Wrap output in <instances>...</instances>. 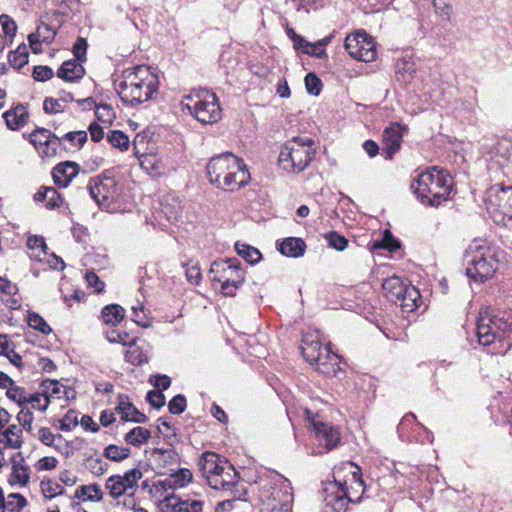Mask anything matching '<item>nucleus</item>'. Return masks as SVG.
Segmentation results:
<instances>
[{
  "mask_svg": "<svg viewBox=\"0 0 512 512\" xmlns=\"http://www.w3.org/2000/svg\"><path fill=\"white\" fill-rule=\"evenodd\" d=\"M114 87L124 103L134 106L152 99L158 93L159 79L149 67L137 65L125 69L114 80Z\"/></svg>",
  "mask_w": 512,
  "mask_h": 512,
  "instance_id": "1",
  "label": "nucleus"
},
{
  "mask_svg": "<svg viewBox=\"0 0 512 512\" xmlns=\"http://www.w3.org/2000/svg\"><path fill=\"white\" fill-rule=\"evenodd\" d=\"M207 174L211 184L227 191L240 189L250 181V173L244 161L228 152L210 159Z\"/></svg>",
  "mask_w": 512,
  "mask_h": 512,
  "instance_id": "2",
  "label": "nucleus"
},
{
  "mask_svg": "<svg viewBox=\"0 0 512 512\" xmlns=\"http://www.w3.org/2000/svg\"><path fill=\"white\" fill-rule=\"evenodd\" d=\"M466 276L475 283L492 279L499 268V252L496 248L474 240L463 255Z\"/></svg>",
  "mask_w": 512,
  "mask_h": 512,
  "instance_id": "3",
  "label": "nucleus"
},
{
  "mask_svg": "<svg viewBox=\"0 0 512 512\" xmlns=\"http://www.w3.org/2000/svg\"><path fill=\"white\" fill-rule=\"evenodd\" d=\"M451 187V176L437 167L420 173L411 183V189L418 199L429 206H438L447 200Z\"/></svg>",
  "mask_w": 512,
  "mask_h": 512,
  "instance_id": "4",
  "label": "nucleus"
},
{
  "mask_svg": "<svg viewBox=\"0 0 512 512\" xmlns=\"http://www.w3.org/2000/svg\"><path fill=\"white\" fill-rule=\"evenodd\" d=\"M182 111L202 124H214L222 118V109L216 94L208 89H192L181 100Z\"/></svg>",
  "mask_w": 512,
  "mask_h": 512,
  "instance_id": "5",
  "label": "nucleus"
},
{
  "mask_svg": "<svg viewBox=\"0 0 512 512\" xmlns=\"http://www.w3.org/2000/svg\"><path fill=\"white\" fill-rule=\"evenodd\" d=\"M476 332L480 345L489 346L496 341L499 343L507 341L510 347L512 317L507 313L495 315L487 308L481 310L477 319Z\"/></svg>",
  "mask_w": 512,
  "mask_h": 512,
  "instance_id": "6",
  "label": "nucleus"
},
{
  "mask_svg": "<svg viewBox=\"0 0 512 512\" xmlns=\"http://www.w3.org/2000/svg\"><path fill=\"white\" fill-rule=\"evenodd\" d=\"M199 467L209 486L215 490H229L237 483V472L233 465L214 452H204Z\"/></svg>",
  "mask_w": 512,
  "mask_h": 512,
  "instance_id": "7",
  "label": "nucleus"
},
{
  "mask_svg": "<svg viewBox=\"0 0 512 512\" xmlns=\"http://www.w3.org/2000/svg\"><path fill=\"white\" fill-rule=\"evenodd\" d=\"M199 467L209 486L215 490H229L237 483V472L233 465L214 452H204Z\"/></svg>",
  "mask_w": 512,
  "mask_h": 512,
  "instance_id": "8",
  "label": "nucleus"
},
{
  "mask_svg": "<svg viewBox=\"0 0 512 512\" xmlns=\"http://www.w3.org/2000/svg\"><path fill=\"white\" fill-rule=\"evenodd\" d=\"M199 467L209 486L215 490H229L237 483V472L233 465L214 452H204Z\"/></svg>",
  "mask_w": 512,
  "mask_h": 512,
  "instance_id": "9",
  "label": "nucleus"
},
{
  "mask_svg": "<svg viewBox=\"0 0 512 512\" xmlns=\"http://www.w3.org/2000/svg\"><path fill=\"white\" fill-rule=\"evenodd\" d=\"M301 349L303 357L311 365H315L317 371L330 377L338 376L341 371L339 356L331 352L329 344L322 346L318 334L305 335Z\"/></svg>",
  "mask_w": 512,
  "mask_h": 512,
  "instance_id": "10",
  "label": "nucleus"
},
{
  "mask_svg": "<svg viewBox=\"0 0 512 512\" xmlns=\"http://www.w3.org/2000/svg\"><path fill=\"white\" fill-rule=\"evenodd\" d=\"M313 146L314 142L310 138L294 137L287 141L278 157L281 168L293 173L304 171L315 155Z\"/></svg>",
  "mask_w": 512,
  "mask_h": 512,
  "instance_id": "11",
  "label": "nucleus"
},
{
  "mask_svg": "<svg viewBox=\"0 0 512 512\" xmlns=\"http://www.w3.org/2000/svg\"><path fill=\"white\" fill-rule=\"evenodd\" d=\"M312 436V454L319 455L330 452L341 443V432L338 426L323 421L306 410Z\"/></svg>",
  "mask_w": 512,
  "mask_h": 512,
  "instance_id": "12",
  "label": "nucleus"
},
{
  "mask_svg": "<svg viewBox=\"0 0 512 512\" xmlns=\"http://www.w3.org/2000/svg\"><path fill=\"white\" fill-rule=\"evenodd\" d=\"M210 274L213 282L221 283V292L226 296H234L244 282V272L235 258L213 262Z\"/></svg>",
  "mask_w": 512,
  "mask_h": 512,
  "instance_id": "13",
  "label": "nucleus"
},
{
  "mask_svg": "<svg viewBox=\"0 0 512 512\" xmlns=\"http://www.w3.org/2000/svg\"><path fill=\"white\" fill-rule=\"evenodd\" d=\"M89 193L97 205L102 209H110L121 195V188L114 177L97 176L90 181Z\"/></svg>",
  "mask_w": 512,
  "mask_h": 512,
  "instance_id": "14",
  "label": "nucleus"
},
{
  "mask_svg": "<svg viewBox=\"0 0 512 512\" xmlns=\"http://www.w3.org/2000/svg\"><path fill=\"white\" fill-rule=\"evenodd\" d=\"M143 477V473L138 468L126 471L123 475L115 474L110 476L105 483V489L109 496L118 499L121 496H133L138 488V481Z\"/></svg>",
  "mask_w": 512,
  "mask_h": 512,
  "instance_id": "15",
  "label": "nucleus"
},
{
  "mask_svg": "<svg viewBox=\"0 0 512 512\" xmlns=\"http://www.w3.org/2000/svg\"><path fill=\"white\" fill-rule=\"evenodd\" d=\"M345 49L352 58L363 62H372L377 56L374 40L364 31L348 35L345 38Z\"/></svg>",
  "mask_w": 512,
  "mask_h": 512,
  "instance_id": "16",
  "label": "nucleus"
},
{
  "mask_svg": "<svg viewBox=\"0 0 512 512\" xmlns=\"http://www.w3.org/2000/svg\"><path fill=\"white\" fill-rule=\"evenodd\" d=\"M324 502L326 507L330 508L332 512H345L349 503L346 482L338 483L335 480L334 483H330L325 488Z\"/></svg>",
  "mask_w": 512,
  "mask_h": 512,
  "instance_id": "17",
  "label": "nucleus"
},
{
  "mask_svg": "<svg viewBox=\"0 0 512 512\" xmlns=\"http://www.w3.org/2000/svg\"><path fill=\"white\" fill-rule=\"evenodd\" d=\"M486 202L490 207L500 210L503 214L512 210V187L495 184L486 192Z\"/></svg>",
  "mask_w": 512,
  "mask_h": 512,
  "instance_id": "18",
  "label": "nucleus"
},
{
  "mask_svg": "<svg viewBox=\"0 0 512 512\" xmlns=\"http://www.w3.org/2000/svg\"><path fill=\"white\" fill-rule=\"evenodd\" d=\"M406 127L399 123H392L383 131V151L386 154V159H392L396 152L401 147L402 143V130Z\"/></svg>",
  "mask_w": 512,
  "mask_h": 512,
  "instance_id": "19",
  "label": "nucleus"
},
{
  "mask_svg": "<svg viewBox=\"0 0 512 512\" xmlns=\"http://www.w3.org/2000/svg\"><path fill=\"white\" fill-rule=\"evenodd\" d=\"M79 171L80 167L76 162H61L53 168V181L59 188H66L70 182L79 174Z\"/></svg>",
  "mask_w": 512,
  "mask_h": 512,
  "instance_id": "20",
  "label": "nucleus"
},
{
  "mask_svg": "<svg viewBox=\"0 0 512 512\" xmlns=\"http://www.w3.org/2000/svg\"><path fill=\"white\" fill-rule=\"evenodd\" d=\"M275 483L280 487H274L271 492L272 499L280 505L282 510H288L293 500L292 487L288 479L282 475L275 474Z\"/></svg>",
  "mask_w": 512,
  "mask_h": 512,
  "instance_id": "21",
  "label": "nucleus"
},
{
  "mask_svg": "<svg viewBox=\"0 0 512 512\" xmlns=\"http://www.w3.org/2000/svg\"><path fill=\"white\" fill-rule=\"evenodd\" d=\"M116 411L120 415L121 420L125 422L145 423L147 421L146 415L140 412L126 395H119Z\"/></svg>",
  "mask_w": 512,
  "mask_h": 512,
  "instance_id": "22",
  "label": "nucleus"
},
{
  "mask_svg": "<svg viewBox=\"0 0 512 512\" xmlns=\"http://www.w3.org/2000/svg\"><path fill=\"white\" fill-rule=\"evenodd\" d=\"M12 472L9 477V483L11 485L26 486L30 480V469L27 465H24V457L22 453L18 452L13 455L12 459Z\"/></svg>",
  "mask_w": 512,
  "mask_h": 512,
  "instance_id": "23",
  "label": "nucleus"
},
{
  "mask_svg": "<svg viewBox=\"0 0 512 512\" xmlns=\"http://www.w3.org/2000/svg\"><path fill=\"white\" fill-rule=\"evenodd\" d=\"M6 125L10 130H18L28 122L29 113L23 104H18L3 114Z\"/></svg>",
  "mask_w": 512,
  "mask_h": 512,
  "instance_id": "24",
  "label": "nucleus"
},
{
  "mask_svg": "<svg viewBox=\"0 0 512 512\" xmlns=\"http://www.w3.org/2000/svg\"><path fill=\"white\" fill-rule=\"evenodd\" d=\"M82 64L74 59L64 61L57 71V76L68 82L78 81L85 75V69Z\"/></svg>",
  "mask_w": 512,
  "mask_h": 512,
  "instance_id": "25",
  "label": "nucleus"
},
{
  "mask_svg": "<svg viewBox=\"0 0 512 512\" xmlns=\"http://www.w3.org/2000/svg\"><path fill=\"white\" fill-rule=\"evenodd\" d=\"M277 248L284 256L298 258L304 255L306 243L301 238L288 237L278 242Z\"/></svg>",
  "mask_w": 512,
  "mask_h": 512,
  "instance_id": "26",
  "label": "nucleus"
},
{
  "mask_svg": "<svg viewBox=\"0 0 512 512\" xmlns=\"http://www.w3.org/2000/svg\"><path fill=\"white\" fill-rule=\"evenodd\" d=\"M409 285L404 284L398 276H392L383 281L382 289L387 299L393 303H397L402 293L406 292Z\"/></svg>",
  "mask_w": 512,
  "mask_h": 512,
  "instance_id": "27",
  "label": "nucleus"
},
{
  "mask_svg": "<svg viewBox=\"0 0 512 512\" xmlns=\"http://www.w3.org/2000/svg\"><path fill=\"white\" fill-rule=\"evenodd\" d=\"M151 457L160 468L174 466L179 461V455L173 448H154L151 452Z\"/></svg>",
  "mask_w": 512,
  "mask_h": 512,
  "instance_id": "28",
  "label": "nucleus"
},
{
  "mask_svg": "<svg viewBox=\"0 0 512 512\" xmlns=\"http://www.w3.org/2000/svg\"><path fill=\"white\" fill-rule=\"evenodd\" d=\"M22 428L10 425L0 436V444L11 449H19L23 444Z\"/></svg>",
  "mask_w": 512,
  "mask_h": 512,
  "instance_id": "29",
  "label": "nucleus"
},
{
  "mask_svg": "<svg viewBox=\"0 0 512 512\" xmlns=\"http://www.w3.org/2000/svg\"><path fill=\"white\" fill-rule=\"evenodd\" d=\"M75 498L82 501L100 502L104 498V492L96 483L81 485L75 491Z\"/></svg>",
  "mask_w": 512,
  "mask_h": 512,
  "instance_id": "30",
  "label": "nucleus"
},
{
  "mask_svg": "<svg viewBox=\"0 0 512 512\" xmlns=\"http://www.w3.org/2000/svg\"><path fill=\"white\" fill-rule=\"evenodd\" d=\"M397 303L404 312H412L418 307V301L420 299V293L416 287L409 285L406 292L402 293Z\"/></svg>",
  "mask_w": 512,
  "mask_h": 512,
  "instance_id": "31",
  "label": "nucleus"
},
{
  "mask_svg": "<svg viewBox=\"0 0 512 512\" xmlns=\"http://www.w3.org/2000/svg\"><path fill=\"white\" fill-rule=\"evenodd\" d=\"M73 100L74 97L69 92H64L60 98L47 97L43 103V110L48 114L63 112L66 104Z\"/></svg>",
  "mask_w": 512,
  "mask_h": 512,
  "instance_id": "32",
  "label": "nucleus"
},
{
  "mask_svg": "<svg viewBox=\"0 0 512 512\" xmlns=\"http://www.w3.org/2000/svg\"><path fill=\"white\" fill-rule=\"evenodd\" d=\"M125 316V310L118 304L106 305L101 311V318L107 325L116 326Z\"/></svg>",
  "mask_w": 512,
  "mask_h": 512,
  "instance_id": "33",
  "label": "nucleus"
},
{
  "mask_svg": "<svg viewBox=\"0 0 512 512\" xmlns=\"http://www.w3.org/2000/svg\"><path fill=\"white\" fill-rule=\"evenodd\" d=\"M151 437V432L142 426L134 427L132 430H130L124 437V440L126 443L135 446L140 447L141 445L145 444Z\"/></svg>",
  "mask_w": 512,
  "mask_h": 512,
  "instance_id": "34",
  "label": "nucleus"
},
{
  "mask_svg": "<svg viewBox=\"0 0 512 512\" xmlns=\"http://www.w3.org/2000/svg\"><path fill=\"white\" fill-rule=\"evenodd\" d=\"M28 50L25 43H21L16 50L8 54L9 64L15 69H21L28 63Z\"/></svg>",
  "mask_w": 512,
  "mask_h": 512,
  "instance_id": "35",
  "label": "nucleus"
},
{
  "mask_svg": "<svg viewBox=\"0 0 512 512\" xmlns=\"http://www.w3.org/2000/svg\"><path fill=\"white\" fill-rule=\"evenodd\" d=\"M192 478V472L189 469L181 468L172 473L166 482L172 488H183L192 481Z\"/></svg>",
  "mask_w": 512,
  "mask_h": 512,
  "instance_id": "36",
  "label": "nucleus"
},
{
  "mask_svg": "<svg viewBox=\"0 0 512 512\" xmlns=\"http://www.w3.org/2000/svg\"><path fill=\"white\" fill-rule=\"evenodd\" d=\"M235 249H236L238 255L241 256L244 260H246L250 264H256L262 258V254L260 253V251L257 248L252 247L250 245L236 243Z\"/></svg>",
  "mask_w": 512,
  "mask_h": 512,
  "instance_id": "37",
  "label": "nucleus"
},
{
  "mask_svg": "<svg viewBox=\"0 0 512 512\" xmlns=\"http://www.w3.org/2000/svg\"><path fill=\"white\" fill-rule=\"evenodd\" d=\"M172 512H202L203 503L198 500H178L168 503Z\"/></svg>",
  "mask_w": 512,
  "mask_h": 512,
  "instance_id": "38",
  "label": "nucleus"
},
{
  "mask_svg": "<svg viewBox=\"0 0 512 512\" xmlns=\"http://www.w3.org/2000/svg\"><path fill=\"white\" fill-rule=\"evenodd\" d=\"M130 453L131 450L128 447L110 444L104 449L103 456L111 461L121 462L128 458Z\"/></svg>",
  "mask_w": 512,
  "mask_h": 512,
  "instance_id": "39",
  "label": "nucleus"
},
{
  "mask_svg": "<svg viewBox=\"0 0 512 512\" xmlns=\"http://www.w3.org/2000/svg\"><path fill=\"white\" fill-rule=\"evenodd\" d=\"M62 387L63 385L57 380L45 379L41 382L39 389L51 401V398H62Z\"/></svg>",
  "mask_w": 512,
  "mask_h": 512,
  "instance_id": "40",
  "label": "nucleus"
},
{
  "mask_svg": "<svg viewBox=\"0 0 512 512\" xmlns=\"http://www.w3.org/2000/svg\"><path fill=\"white\" fill-rule=\"evenodd\" d=\"M27 323L28 325L41 332L44 335H48L52 332V328L47 324L45 319L40 316L38 313L30 312L27 315Z\"/></svg>",
  "mask_w": 512,
  "mask_h": 512,
  "instance_id": "41",
  "label": "nucleus"
},
{
  "mask_svg": "<svg viewBox=\"0 0 512 512\" xmlns=\"http://www.w3.org/2000/svg\"><path fill=\"white\" fill-rule=\"evenodd\" d=\"M107 141L114 147L118 148L121 151H126L129 148V138L128 136L120 131L113 130L107 135Z\"/></svg>",
  "mask_w": 512,
  "mask_h": 512,
  "instance_id": "42",
  "label": "nucleus"
},
{
  "mask_svg": "<svg viewBox=\"0 0 512 512\" xmlns=\"http://www.w3.org/2000/svg\"><path fill=\"white\" fill-rule=\"evenodd\" d=\"M61 145V139L55 134L52 135L44 145L40 146L37 151L41 157H54Z\"/></svg>",
  "mask_w": 512,
  "mask_h": 512,
  "instance_id": "43",
  "label": "nucleus"
},
{
  "mask_svg": "<svg viewBox=\"0 0 512 512\" xmlns=\"http://www.w3.org/2000/svg\"><path fill=\"white\" fill-rule=\"evenodd\" d=\"M28 395L25 388L12 384L7 388L6 396L20 407L27 405Z\"/></svg>",
  "mask_w": 512,
  "mask_h": 512,
  "instance_id": "44",
  "label": "nucleus"
},
{
  "mask_svg": "<svg viewBox=\"0 0 512 512\" xmlns=\"http://www.w3.org/2000/svg\"><path fill=\"white\" fill-rule=\"evenodd\" d=\"M130 348L125 352V359L132 365H142L148 362L147 355L143 352L140 347L134 345L129 346Z\"/></svg>",
  "mask_w": 512,
  "mask_h": 512,
  "instance_id": "45",
  "label": "nucleus"
},
{
  "mask_svg": "<svg viewBox=\"0 0 512 512\" xmlns=\"http://www.w3.org/2000/svg\"><path fill=\"white\" fill-rule=\"evenodd\" d=\"M27 404H30L33 409L44 412L47 410L50 400L44 395L43 391L40 390L39 392L28 395Z\"/></svg>",
  "mask_w": 512,
  "mask_h": 512,
  "instance_id": "46",
  "label": "nucleus"
},
{
  "mask_svg": "<svg viewBox=\"0 0 512 512\" xmlns=\"http://www.w3.org/2000/svg\"><path fill=\"white\" fill-rule=\"evenodd\" d=\"M106 339L110 343H120L123 346H132L135 344V338H130L127 332L111 330L106 332Z\"/></svg>",
  "mask_w": 512,
  "mask_h": 512,
  "instance_id": "47",
  "label": "nucleus"
},
{
  "mask_svg": "<svg viewBox=\"0 0 512 512\" xmlns=\"http://www.w3.org/2000/svg\"><path fill=\"white\" fill-rule=\"evenodd\" d=\"M53 133L45 128H37L30 136L29 140L37 150L40 146L44 145L52 137Z\"/></svg>",
  "mask_w": 512,
  "mask_h": 512,
  "instance_id": "48",
  "label": "nucleus"
},
{
  "mask_svg": "<svg viewBox=\"0 0 512 512\" xmlns=\"http://www.w3.org/2000/svg\"><path fill=\"white\" fill-rule=\"evenodd\" d=\"M324 238L327 241L329 247H332L337 251H343L348 245V240L344 236L334 231L326 233Z\"/></svg>",
  "mask_w": 512,
  "mask_h": 512,
  "instance_id": "49",
  "label": "nucleus"
},
{
  "mask_svg": "<svg viewBox=\"0 0 512 512\" xmlns=\"http://www.w3.org/2000/svg\"><path fill=\"white\" fill-rule=\"evenodd\" d=\"M0 24L5 37L9 38V42L11 44L17 32L16 22L7 14H2L0 15Z\"/></svg>",
  "mask_w": 512,
  "mask_h": 512,
  "instance_id": "50",
  "label": "nucleus"
},
{
  "mask_svg": "<svg viewBox=\"0 0 512 512\" xmlns=\"http://www.w3.org/2000/svg\"><path fill=\"white\" fill-rule=\"evenodd\" d=\"M95 115L97 120L104 124H111L115 118V112L108 104H99L96 106Z\"/></svg>",
  "mask_w": 512,
  "mask_h": 512,
  "instance_id": "51",
  "label": "nucleus"
},
{
  "mask_svg": "<svg viewBox=\"0 0 512 512\" xmlns=\"http://www.w3.org/2000/svg\"><path fill=\"white\" fill-rule=\"evenodd\" d=\"M435 13L443 20L450 21L453 11L450 0H433Z\"/></svg>",
  "mask_w": 512,
  "mask_h": 512,
  "instance_id": "52",
  "label": "nucleus"
},
{
  "mask_svg": "<svg viewBox=\"0 0 512 512\" xmlns=\"http://www.w3.org/2000/svg\"><path fill=\"white\" fill-rule=\"evenodd\" d=\"M27 505L25 497L19 493H11L7 496V510L20 512Z\"/></svg>",
  "mask_w": 512,
  "mask_h": 512,
  "instance_id": "53",
  "label": "nucleus"
},
{
  "mask_svg": "<svg viewBox=\"0 0 512 512\" xmlns=\"http://www.w3.org/2000/svg\"><path fill=\"white\" fill-rule=\"evenodd\" d=\"M86 468L95 476H101L107 471V463L101 458L89 457L85 462Z\"/></svg>",
  "mask_w": 512,
  "mask_h": 512,
  "instance_id": "54",
  "label": "nucleus"
},
{
  "mask_svg": "<svg viewBox=\"0 0 512 512\" xmlns=\"http://www.w3.org/2000/svg\"><path fill=\"white\" fill-rule=\"evenodd\" d=\"M63 139L68 141L72 147H82L88 139V133L84 130L72 131L66 133Z\"/></svg>",
  "mask_w": 512,
  "mask_h": 512,
  "instance_id": "55",
  "label": "nucleus"
},
{
  "mask_svg": "<svg viewBox=\"0 0 512 512\" xmlns=\"http://www.w3.org/2000/svg\"><path fill=\"white\" fill-rule=\"evenodd\" d=\"M305 87L309 94L317 96L321 92L322 82L315 73H308L305 76Z\"/></svg>",
  "mask_w": 512,
  "mask_h": 512,
  "instance_id": "56",
  "label": "nucleus"
},
{
  "mask_svg": "<svg viewBox=\"0 0 512 512\" xmlns=\"http://www.w3.org/2000/svg\"><path fill=\"white\" fill-rule=\"evenodd\" d=\"M399 247V242L392 237L389 231L385 232V235L381 241H376L373 244V248L375 249H387L390 252L396 251Z\"/></svg>",
  "mask_w": 512,
  "mask_h": 512,
  "instance_id": "57",
  "label": "nucleus"
},
{
  "mask_svg": "<svg viewBox=\"0 0 512 512\" xmlns=\"http://www.w3.org/2000/svg\"><path fill=\"white\" fill-rule=\"evenodd\" d=\"M185 275L187 281L193 285H198L202 280V274L200 271V267L197 263H186L184 264Z\"/></svg>",
  "mask_w": 512,
  "mask_h": 512,
  "instance_id": "58",
  "label": "nucleus"
},
{
  "mask_svg": "<svg viewBox=\"0 0 512 512\" xmlns=\"http://www.w3.org/2000/svg\"><path fill=\"white\" fill-rule=\"evenodd\" d=\"M41 489L45 497L47 498H53L57 495H60L63 493L64 489L63 487L51 480H42L41 481Z\"/></svg>",
  "mask_w": 512,
  "mask_h": 512,
  "instance_id": "59",
  "label": "nucleus"
},
{
  "mask_svg": "<svg viewBox=\"0 0 512 512\" xmlns=\"http://www.w3.org/2000/svg\"><path fill=\"white\" fill-rule=\"evenodd\" d=\"M132 320L143 328H148L152 324L151 319L148 318L142 305L139 307H132Z\"/></svg>",
  "mask_w": 512,
  "mask_h": 512,
  "instance_id": "60",
  "label": "nucleus"
},
{
  "mask_svg": "<svg viewBox=\"0 0 512 512\" xmlns=\"http://www.w3.org/2000/svg\"><path fill=\"white\" fill-rule=\"evenodd\" d=\"M324 0H287V4H292L297 10L304 9L309 12L311 9L316 10L321 7Z\"/></svg>",
  "mask_w": 512,
  "mask_h": 512,
  "instance_id": "61",
  "label": "nucleus"
},
{
  "mask_svg": "<svg viewBox=\"0 0 512 512\" xmlns=\"http://www.w3.org/2000/svg\"><path fill=\"white\" fill-rule=\"evenodd\" d=\"M186 406V398L183 395L178 394L170 400L168 409L171 414L179 415L185 411Z\"/></svg>",
  "mask_w": 512,
  "mask_h": 512,
  "instance_id": "62",
  "label": "nucleus"
},
{
  "mask_svg": "<svg viewBox=\"0 0 512 512\" xmlns=\"http://www.w3.org/2000/svg\"><path fill=\"white\" fill-rule=\"evenodd\" d=\"M33 413L27 407L23 406L19 413L17 414V420L19 424L27 431L30 432L32 430L33 423Z\"/></svg>",
  "mask_w": 512,
  "mask_h": 512,
  "instance_id": "63",
  "label": "nucleus"
},
{
  "mask_svg": "<svg viewBox=\"0 0 512 512\" xmlns=\"http://www.w3.org/2000/svg\"><path fill=\"white\" fill-rule=\"evenodd\" d=\"M87 47L88 43L86 39L79 37L73 45V54L75 56L74 60L84 63L86 61Z\"/></svg>",
  "mask_w": 512,
  "mask_h": 512,
  "instance_id": "64",
  "label": "nucleus"
}]
</instances>
